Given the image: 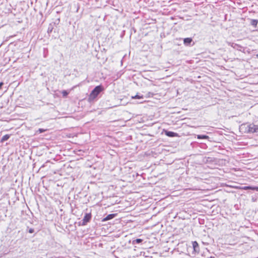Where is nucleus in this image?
Listing matches in <instances>:
<instances>
[{"label": "nucleus", "instance_id": "1", "mask_svg": "<svg viewBox=\"0 0 258 258\" xmlns=\"http://www.w3.org/2000/svg\"><path fill=\"white\" fill-rule=\"evenodd\" d=\"M240 129L244 130V132L247 133H258V125L254 124H242L240 126Z\"/></svg>", "mask_w": 258, "mask_h": 258}, {"label": "nucleus", "instance_id": "2", "mask_svg": "<svg viewBox=\"0 0 258 258\" xmlns=\"http://www.w3.org/2000/svg\"><path fill=\"white\" fill-rule=\"evenodd\" d=\"M103 90V87L101 85L95 87L90 94L88 99V101L89 102L93 101Z\"/></svg>", "mask_w": 258, "mask_h": 258}, {"label": "nucleus", "instance_id": "3", "mask_svg": "<svg viewBox=\"0 0 258 258\" xmlns=\"http://www.w3.org/2000/svg\"><path fill=\"white\" fill-rule=\"evenodd\" d=\"M91 219V214L90 213H87L84 217L82 220V225H85L89 222Z\"/></svg>", "mask_w": 258, "mask_h": 258}, {"label": "nucleus", "instance_id": "4", "mask_svg": "<svg viewBox=\"0 0 258 258\" xmlns=\"http://www.w3.org/2000/svg\"><path fill=\"white\" fill-rule=\"evenodd\" d=\"M192 247L194 250L195 252H199L200 250V247L197 241L192 242Z\"/></svg>", "mask_w": 258, "mask_h": 258}, {"label": "nucleus", "instance_id": "5", "mask_svg": "<svg viewBox=\"0 0 258 258\" xmlns=\"http://www.w3.org/2000/svg\"><path fill=\"white\" fill-rule=\"evenodd\" d=\"M165 133L167 136L169 137H174L178 136V134L177 133L171 131H165Z\"/></svg>", "mask_w": 258, "mask_h": 258}, {"label": "nucleus", "instance_id": "6", "mask_svg": "<svg viewBox=\"0 0 258 258\" xmlns=\"http://www.w3.org/2000/svg\"><path fill=\"white\" fill-rule=\"evenodd\" d=\"M116 216V214H110L108 215L106 217L103 219L102 220V222H105L109 220H111L114 218Z\"/></svg>", "mask_w": 258, "mask_h": 258}, {"label": "nucleus", "instance_id": "7", "mask_svg": "<svg viewBox=\"0 0 258 258\" xmlns=\"http://www.w3.org/2000/svg\"><path fill=\"white\" fill-rule=\"evenodd\" d=\"M192 41V39L191 38H185L183 39V43L186 46L189 45Z\"/></svg>", "mask_w": 258, "mask_h": 258}, {"label": "nucleus", "instance_id": "8", "mask_svg": "<svg viewBox=\"0 0 258 258\" xmlns=\"http://www.w3.org/2000/svg\"><path fill=\"white\" fill-rule=\"evenodd\" d=\"M242 188L244 190L251 189V190H256V191H258V187H257V186H246L243 187Z\"/></svg>", "mask_w": 258, "mask_h": 258}, {"label": "nucleus", "instance_id": "9", "mask_svg": "<svg viewBox=\"0 0 258 258\" xmlns=\"http://www.w3.org/2000/svg\"><path fill=\"white\" fill-rule=\"evenodd\" d=\"M258 23V20L256 19H250V24L251 26H253L254 28H256L257 26V24Z\"/></svg>", "mask_w": 258, "mask_h": 258}, {"label": "nucleus", "instance_id": "10", "mask_svg": "<svg viewBox=\"0 0 258 258\" xmlns=\"http://www.w3.org/2000/svg\"><path fill=\"white\" fill-rule=\"evenodd\" d=\"M197 138L198 139H209V137L207 135H197Z\"/></svg>", "mask_w": 258, "mask_h": 258}, {"label": "nucleus", "instance_id": "11", "mask_svg": "<svg viewBox=\"0 0 258 258\" xmlns=\"http://www.w3.org/2000/svg\"><path fill=\"white\" fill-rule=\"evenodd\" d=\"M232 46L234 48L237 49V50H241V48H242V47L241 45L236 44V43H233V44L232 45Z\"/></svg>", "mask_w": 258, "mask_h": 258}, {"label": "nucleus", "instance_id": "12", "mask_svg": "<svg viewBox=\"0 0 258 258\" xmlns=\"http://www.w3.org/2000/svg\"><path fill=\"white\" fill-rule=\"evenodd\" d=\"M10 136L9 135H6L4 136L2 139H1V142H4L5 141H7L10 138Z\"/></svg>", "mask_w": 258, "mask_h": 258}, {"label": "nucleus", "instance_id": "13", "mask_svg": "<svg viewBox=\"0 0 258 258\" xmlns=\"http://www.w3.org/2000/svg\"><path fill=\"white\" fill-rule=\"evenodd\" d=\"M53 25L52 24H50L47 29L48 33H51L53 30Z\"/></svg>", "mask_w": 258, "mask_h": 258}, {"label": "nucleus", "instance_id": "14", "mask_svg": "<svg viewBox=\"0 0 258 258\" xmlns=\"http://www.w3.org/2000/svg\"><path fill=\"white\" fill-rule=\"evenodd\" d=\"M142 241H143L142 239L138 238L133 241V243L134 244H135V243L139 244V243H141Z\"/></svg>", "mask_w": 258, "mask_h": 258}, {"label": "nucleus", "instance_id": "15", "mask_svg": "<svg viewBox=\"0 0 258 258\" xmlns=\"http://www.w3.org/2000/svg\"><path fill=\"white\" fill-rule=\"evenodd\" d=\"M26 231L29 233H33L34 232V229L32 228H29V227H27Z\"/></svg>", "mask_w": 258, "mask_h": 258}, {"label": "nucleus", "instance_id": "16", "mask_svg": "<svg viewBox=\"0 0 258 258\" xmlns=\"http://www.w3.org/2000/svg\"><path fill=\"white\" fill-rule=\"evenodd\" d=\"M61 94L63 97H66L68 96L69 92L67 90H63L61 92Z\"/></svg>", "mask_w": 258, "mask_h": 258}, {"label": "nucleus", "instance_id": "17", "mask_svg": "<svg viewBox=\"0 0 258 258\" xmlns=\"http://www.w3.org/2000/svg\"><path fill=\"white\" fill-rule=\"evenodd\" d=\"M45 131H46L45 130L43 129V128H39V129L36 131V133H37L40 134V133H42L44 132Z\"/></svg>", "mask_w": 258, "mask_h": 258}, {"label": "nucleus", "instance_id": "18", "mask_svg": "<svg viewBox=\"0 0 258 258\" xmlns=\"http://www.w3.org/2000/svg\"><path fill=\"white\" fill-rule=\"evenodd\" d=\"M132 98H134V99H140V98H143V96H140V95H136L135 96L132 97Z\"/></svg>", "mask_w": 258, "mask_h": 258}, {"label": "nucleus", "instance_id": "19", "mask_svg": "<svg viewBox=\"0 0 258 258\" xmlns=\"http://www.w3.org/2000/svg\"><path fill=\"white\" fill-rule=\"evenodd\" d=\"M3 85H4L3 82H0V90L2 89V87L3 86Z\"/></svg>", "mask_w": 258, "mask_h": 258}, {"label": "nucleus", "instance_id": "20", "mask_svg": "<svg viewBox=\"0 0 258 258\" xmlns=\"http://www.w3.org/2000/svg\"><path fill=\"white\" fill-rule=\"evenodd\" d=\"M57 21H58L57 24H58V23L59 22V19L57 20Z\"/></svg>", "mask_w": 258, "mask_h": 258}]
</instances>
